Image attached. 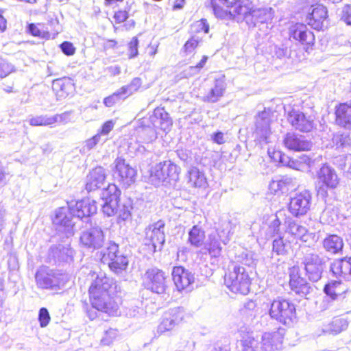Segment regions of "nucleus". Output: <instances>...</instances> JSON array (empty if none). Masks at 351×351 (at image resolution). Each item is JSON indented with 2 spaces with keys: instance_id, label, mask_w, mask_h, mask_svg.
Here are the masks:
<instances>
[{
  "instance_id": "nucleus-49",
  "label": "nucleus",
  "mask_w": 351,
  "mask_h": 351,
  "mask_svg": "<svg viewBox=\"0 0 351 351\" xmlns=\"http://www.w3.org/2000/svg\"><path fill=\"white\" fill-rule=\"evenodd\" d=\"M332 143L337 147L351 146V133L349 132H338L333 136Z\"/></svg>"
},
{
  "instance_id": "nucleus-58",
  "label": "nucleus",
  "mask_w": 351,
  "mask_h": 351,
  "mask_svg": "<svg viewBox=\"0 0 351 351\" xmlns=\"http://www.w3.org/2000/svg\"><path fill=\"white\" fill-rule=\"evenodd\" d=\"M51 319L48 310L46 308H41L38 313V320L40 326L43 328L46 327Z\"/></svg>"
},
{
  "instance_id": "nucleus-37",
  "label": "nucleus",
  "mask_w": 351,
  "mask_h": 351,
  "mask_svg": "<svg viewBox=\"0 0 351 351\" xmlns=\"http://www.w3.org/2000/svg\"><path fill=\"white\" fill-rule=\"evenodd\" d=\"M324 248L328 252L336 254L342 250L343 240L336 234H332L323 241Z\"/></svg>"
},
{
  "instance_id": "nucleus-20",
  "label": "nucleus",
  "mask_w": 351,
  "mask_h": 351,
  "mask_svg": "<svg viewBox=\"0 0 351 351\" xmlns=\"http://www.w3.org/2000/svg\"><path fill=\"white\" fill-rule=\"evenodd\" d=\"M172 278L179 291L192 290L193 284L195 282L194 274L183 267H174L172 271Z\"/></svg>"
},
{
  "instance_id": "nucleus-34",
  "label": "nucleus",
  "mask_w": 351,
  "mask_h": 351,
  "mask_svg": "<svg viewBox=\"0 0 351 351\" xmlns=\"http://www.w3.org/2000/svg\"><path fill=\"white\" fill-rule=\"evenodd\" d=\"M285 213L283 210H278L275 215L271 217V220L267 229L266 238L269 239L278 235H282L280 228L282 221L287 220Z\"/></svg>"
},
{
  "instance_id": "nucleus-44",
  "label": "nucleus",
  "mask_w": 351,
  "mask_h": 351,
  "mask_svg": "<svg viewBox=\"0 0 351 351\" xmlns=\"http://www.w3.org/2000/svg\"><path fill=\"white\" fill-rule=\"evenodd\" d=\"M119 249V245L114 241H109L107 243V246L101 251L102 256L101 261L104 263L108 262L112 258H115L116 255L120 253Z\"/></svg>"
},
{
  "instance_id": "nucleus-14",
  "label": "nucleus",
  "mask_w": 351,
  "mask_h": 351,
  "mask_svg": "<svg viewBox=\"0 0 351 351\" xmlns=\"http://www.w3.org/2000/svg\"><path fill=\"white\" fill-rule=\"evenodd\" d=\"M311 199V194L307 190L295 194L289 199V211L296 217L305 215L310 210Z\"/></svg>"
},
{
  "instance_id": "nucleus-41",
  "label": "nucleus",
  "mask_w": 351,
  "mask_h": 351,
  "mask_svg": "<svg viewBox=\"0 0 351 351\" xmlns=\"http://www.w3.org/2000/svg\"><path fill=\"white\" fill-rule=\"evenodd\" d=\"M110 269L115 274H121L125 271L128 265V259L123 253L120 252L116 255L115 258L110 259L107 262Z\"/></svg>"
},
{
  "instance_id": "nucleus-21",
  "label": "nucleus",
  "mask_w": 351,
  "mask_h": 351,
  "mask_svg": "<svg viewBox=\"0 0 351 351\" xmlns=\"http://www.w3.org/2000/svg\"><path fill=\"white\" fill-rule=\"evenodd\" d=\"M283 143L288 149L295 152L308 151L313 147V143L306 136L295 132H288Z\"/></svg>"
},
{
  "instance_id": "nucleus-6",
  "label": "nucleus",
  "mask_w": 351,
  "mask_h": 351,
  "mask_svg": "<svg viewBox=\"0 0 351 351\" xmlns=\"http://www.w3.org/2000/svg\"><path fill=\"white\" fill-rule=\"evenodd\" d=\"M35 280L39 289L59 290L64 286L67 280L66 275L59 271L42 267L36 272Z\"/></svg>"
},
{
  "instance_id": "nucleus-31",
  "label": "nucleus",
  "mask_w": 351,
  "mask_h": 351,
  "mask_svg": "<svg viewBox=\"0 0 351 351\" xmlns=\"http://www.w3.org/2000/svg\"><path fill=\"white\" fill-rule=\"evenodd\" d=\"M52 88L57 99L62 100L73 93L74 86L70 79L60 78L53 81Z\"/></svg>"
},
{
  "instance_id": "nucleus-22",
  "label": "nucleus",
  "mask_w": 351,
  "mask_h": 351,
  "mask_svg": "<svg viewBox=\"0 0 351 351\" xmlns=\"http://www.w3.org/2000/svg\"><path fill=\"white\" fill-rule=\"evenodd\" d=\"M328 10L321 4L313 6L312 10L306 16L308 24L316 30H322L328 25Z\"/></svg>"
},
{
  "instance_id": "nucleus-23",
  "label": "nucleus",
  "mask_w": 351,
  "mask_h": 351,
  "mask_svg": "<svg viewBox=\"0 0 351 351\" xmlns=\"http://www.w3.org/2000/svg\"><path fill=\"white\" fill-rule=\"evenodd\" d=\"M289 36L290 38L308 47L313 46L315 43L313 33L304 24L297 23L291 26L289 30Z\"/></svg>"
},
{
  "instance_id": "nucleus-3",
  "label": "nucleus",
  "mask_w": 351,
  "mask_h": 351,
  "mask_svg": "<svg viewBox=\"0 0 351 351\" xmlns=\"http://www.w3.org/2000/svg\"><path fill=\"white\" fill-rule=\"evenodd\" d=\"M224 284L233 293L247 295L250 291L251 280L243 267L231 263L224 276Z\"/></svg>"
},
{
  "instance_id": "nucleus-63",
  "label": "nucleus",
  "mask_w": 351,
  "mask_h": 351,
  "mask_svg": "<svg viewBox=\"0 0 351 351\" xmlns=\"http://www.w3.org/2000/svg\"><path fill=\"white\" fill-rule=\"evenodd\" d=\"M341 19L346 25L351 26V6L350 5L343 6Z\"/></svg>"
},
{
  "instance_id": "nucleus-42",
  "label": "nucleus",
  "mask_w": 351,
  "mask_h": 351,
  "mask_svg": "<svg viewBox=\"0 0 351 351\" xmlns=\"http://www.w3.org/2000/svg\"><path fill=\"white\" fill-rule=\"evenodd\" d=\"M132 209V204L130 199H125L121 201L119 198L117 212L115 215L117 216L119 219L122 221L127 220L131 216V210Z\"/></svg>"
},
{
  "instance_id": "nucleus-54",
  "label": "nucleus",
  "mask_w": 351,
  "mask_h": 351,
  "mask_svg": "<svg viewBox=\"0 0 351 351\" xmlns=\"http://www.w3.org/2000/svg\"><path fill=\"white\" fill-rule=\"evenodd\" d=\"M126 97L123 93L121 91V89H118L115 93L111 95L106 97L104 100V104L107 107H112L115 104L119 102L121 99H124Z\"/></svg>"
},
{
  "instance_id": "nucleus-19",
  "label": "nucleus",
  "mask_w": 351,
  "mask_h": 351,
  "mask_svg": "<svg viewBox=\"0 0 351 351\" xmlns=\"http://www.w3.org/2000/svg\"><path fill=\"white\" fill-rule=\"evenodd\" d=\"M114 176L123 185L130 186L135 182L136 170L121 158H117L114 162Z\"/></svg>"
},
{
  "instance_id": "nucleus-40",
  "label": "nucleus",
  "mask_w": 351,
  "mask_h": 351,
  "mask_svg": "<svg viewBox=\"0 0 351 351\" xmlns=\"http://www.w3.org/2000/svg\"><path fill=\"white\" fill-rule=\"evenodd\" d=\"M232 226L231 221L228 219H220L219 226L214 233L220 234L221 241L223 245H226L230 238L232 234Z\"/></svg>"
},
{
  "instance_id": "nucleus-39",
  "label": "nucleus",
  "mask_w": 351,
  "mask_h": 351,
  "mask_svg": "<svg viewBox=\"0 0 351 351\" xmlns=\"http://www.w3.org/2000/svg\"><path fill=\"white\" fill-rule=\"evenodd\" d=\"M291 247L290 241L285 239L282 235H278L273 240L272 252L277 255L285 256L287 254Z\"/></svg>"
},
{
  "instance_id": "nucleus-45",
  "label": "nucleus",
  "mask_w": 351,
  "mask_h": 351,
  "mask_svg": "<svg viewBox=\"0 0 351 351\" xmlns=\"http://www.w3.org/2000/svg\"><path fill=\"white\" fill-rule=\"evenodd\" d=\"M138 138L141 143H148L157 138L155 130L152 127H140L137 129Z\"/></svg>"
},
{
  "instance_id": "nucleus-25",
  "label": "nucleus",
  "mask_w": 351,
  "mask_h": 351,
  "mask_svg": "<svg viewBox=\"0 0 351 351\" xmlns=\"http://www.w3.org/2000/svg\"><path fill=\"white\" fill-rule=\"evenodd\" d=\"M289 277L291 289L296 294L304 297L313 291V287L307 282L306 279L299 275L298 271H296L295 268L293 269Z\"/></svg>"
},
{
  "instance_id": "nucleus-2",
  "label": "nucleus",
  "mask_w": 351,
  "mask_h": 351,
  "mask_svg": "<svg viewBox=\"0 0 351 351\" xmlns=\"http://www.w3.org/2000/svg\"><path fill=\"white\" fill-rule=\"evenodd\" d=\"M238 332L241 338L243 351H275L282 343V335L278 331L265 332L260 339H256L251 329L243 325Z\"/></svg>"
},
{
  "instance_id": "nucleus-46",
  "label": "nucleus",
  "mask_w": 351,
  "mask_h": 351,
  "mask_svg": "<svg viewBox=\"0 0 351 351\" xmlns=\"http://www.w3.org/2000/svg\"><path fill=\"white\" fill-rule=\"evenodd\" d=\"M348 326V322L342 318H336L323 329L324 333L337 334L346 330Z\"/></svg>"
},
{
  "instance_id": "nucleus-57",
  "label": "nucleus",
  "mask_w": 351,
  "mask_h": 351,
  "mask_svg": "<svg viewBox=\"0 0 351 351\" xmlns=\"http://www.w3.org/2000/svg\"><path fill=\"white\" fill-rule=\"evenodd\" d=\"M138 40L136 37H133L128 43V58H134L138 55Z\"/></svg>"
},
{
  "instance_id": "nucleus-51",
  "label": "nucleus",
  "mask_w": 351,
  "mask_h": 351,
  "mask_svg": "<svg viewBox=\"0 0 351 351\" xmlns=\"http://www.w3.org/2000/svg\"><path fill=\"white\" fill-rule=\"evenodd\" d=\"M57 117H49L47 115H40L32 117L29 125L32 126H48L56 123Z\"/></svg>"
},
{
  "instance_id": "nucleus-9",
  "label": "nucleus",
  "mask_w": 351,
  "mask_h": 351,
  "mask_svg": "<svg viewBox=\"0 0 351 351\" xmlns=\"http://www.w3.org/2000/svg\"><path fill=\"white\" fill-rule=\"evenodd\" d=\"M75 218L71 213L69 206L68 207H60L54 212L53 223L58 232L64 234L66 237H69L74 234L75 224L74 219Z\"/></svg>"
},
{
  "instance_id": "nucleus-15",
  "label": "nucleus",
  "mask_w": 351,
  "mask_h": 351,
  "mask_svg": "<svg viewBox=\"0 0 351 351\" xmlns=\"http://www.w3.org/2000/svg\"><path fill=\"white\" fill-rule=\"evenodd\" d=\"M185 312L183 307H176L165 312L162 320L157 328V332L160 335L170 331L178 325L184 318Z\"/></svg>"
},
{
  "instance_id": "nucleus-1",
  "label": "nucleus",
  "mask_w": 351,
  "mask_h": 351,
  "mask_svg": "<svg viewBox=\"0 0 351 351\" xmlns=\"http://www.w3.org/2000/svg\"><path fill=\"white\" fill-rule=\"evenodd\" d=\"M117 288L112 278L102 274L97 276L88 290L93 308L111 316L120 315L119 300L114 297Z\"/></svg>"
},
{
  "instance_id": "nucleus-61",
  "label": "nucleus",
  "mask_w": 351,
  "mask_h": 351,
  "mask_svg": "<svg viewBox=\"0 0 351 351\" xmlns=\"http://www.w3.org/2000/svg\"><path fill=\"white\" fill-rule=\"evenodd\" d=\"M14 71V66L7 62L0 63V77L4 78Z\"/></svg>"
},
{
  "instance_id": "nucleus-27",
  "label": "nucleus",
  "mask_w": 351,
  "mask_h": 351,
  "mask_svg": "<svg viewBox=\"0 0 351 351\" xmlns=\"http://www.w3.org/2000/svg\"><path fill=\"white\" fill-rule=\"evenodd\" d=\"M330 270L332 275L337 278L351 280V257L335 260L330 264Z\"/></svg>"
},
{
  "instance_id": "nucleus-33",
  "label": "nucleus",
  "mask_w": 351,
  "mask_h": 351,
  "mask_svg": "<svg viewBox=\"0 0 351 351\" xmlns=\"http://www.w3.org/2000/svg\"><path fill=\"white\" fill-rule=\"evenodd\" d=\"M285 223L286 225L287 233L302 241L306 242L307 241L306 234L308 232V230L305 226L300 224L294 219L289 217L285 221Z\"/></svg>"
},
{
  "instance_id": "nucleus-17",
  "label": "nucleus",
  "mask_w": 351,
  "mask_h": 351,
  "mask_svg": "<svg viewBox=\"0 0 351 351\" xmlns=\"http://www.w3.org/2000/svg\"><path fill=\"white\" fill-rule=\"evenodd\" d=\"M120 195V190L114 184H108L107 189H105L103 191L102 199L104 204L101 210L105 215L108 217L115 215L117 212L118 200Z\"/></svg>"
},
{
  "instance_id": "nucleus-16",
  "label": "nucleus",
  "mask_w": 351,
  "mask_h": 351,
  "mask_svg": "<svg viewBox=\"0 0 351 351\" xmlns=\"http://www.w3.org/2000/svg\"><path fill=\"white\" fill-rule=\"evenodd\" d=\"M287 120L295 130L302 132H309L315 127L314 118L299 110L291 109L287 112Z\"/></svg>"
},
{
  "instance_id": "nucleus-10",
  "label": "nucleus",
  "mask_w": 351,
  "mask_h": 351,
  "mask_svg": "<svg viewBox=\"0 0 351 351\" xmlns=\"http://www.w3.org/2000/svg\"><path fill=\"white\" fill-rule=\"evenodd\" d=\"M339 183L335 170L324 165L317 172V192L322 197L327 196L328 189H335Z\"/></svg>"
},
{
  "instance_id": "nucleus-13",
  "label": "nucleus",
  "mask_w": 351,
  "mask_h": 351,
  "mask_svg": "<svg viewBox=\"0 0 351 351\" xmlns=\"http://www.w3.org/2000/svg\"><path fill=\"white\" fill-rule=\"evenodd\" d=\"M165 223L162 220L149 225L145 230V242L151 245L156 251L157 247L160 250L165 241Z\"/></svg>"
},
{
  "instance_id": "nucleus-5",
  "label": "nucleus",
  "mask_w": 351,
  "mask_h": 351,
  "mask_svg": "<svg viewBox=\"0 0 351 351\" xmlns=\"http://www.w3.org/2000/svg\"><path fill=\"white\" fill-rule=\"evenodd\" d=\"M180 167L171 161L156 164L151 170L149 180L156 186L175 185L179 180Z\"/></svg>"
},
{
  "instance_id": "nucleus-32",
  "label": "nucleus",
  "mask_w": 351,
  "mask_h": 351,
  "mask_svg": "<svg viewBox=\"0 0 351 351\" xmlns=\"http://www.w3.org/2000/svg\"><path fill=\"white\" fill-rule=\"evenodd\" d=\"M187 184L191 187L205 188L207 186V180L204 171L196 167H191L186 175Z\"/></svg>"
},
{
  "instance_id": "nucleus-52",
  "label": "nucleus",
  "mask_w": 351,
  "mask_h": 351,
  "mask_svg": "<svg viewBox=\"0 0 351 351\" xmlns=\"http://www.w3.org/2000/svg\"><path fill=\"white\" fill-rule=\"evenodd\" d=\"M241 313L247 321H252L257 315L256 302L252 300L246 302Z\"/></svg>"
},
{
  "instance_id": "nucleus-50",
  "label": "nucleus",
  "mask_w": 351,
  "mask_h": 351,
  "mask_svg": "<svg viewBox=\"0 0 351 351\" xmlns=\"http://www.w3.org/2000/svg\"><path fill=\"white\" fill-rule=\"evenodd\" d=\"M315 159L310 156L302 154L298 158L294 160L295 167L294 169L299 171H305L309 169L315 162Z\"/></svg>"
},
{
  "instance_id": "nucleus-8",
  "label": "nucleus",
  "mask_w": 351,
  "mask_h": 351,
  "mask_svg": "<svg viewBox=\"0 0 351 351\" xmlns=\"http://www.w3.org/2000/svg\"><path fill=\"white\" fill-rule=\"evenodd\" d=\"M271 112L265 108L255 117L253 135L254 141L261 146L272 142V133L270 128Z\"/></svg>"
},
{
  "instance_id": "nucleus-26",
  "label": "nucleus",
  "mask_w": 351,
  "mask_h": 351,
  "mask_svg": "<svg viewBox=\"0 0 351 351\" xmlns=\"http://www.w3.org/2000/svg\"><path fill=\"white\" fill-rule=\"evenodd\" d=\"M220 234L218 233H211L208 235L207 241L204 243V250H200L197 252V255L207 256V254L211 258H218L221 256L222 247L221 243Z\"/></svg>"
},
{
  "instance_id": "nucleus-12",
  "label": "nucleus",
  "mask_w": 351,
  "mask_h": 351,
  "mask_svg": "<svg viewBox=\"0 0 351 351\" xmlns=\"http://www.w3.org/2000/svg\"><path fill=\"white\" fill-rule=\"evenodd\" d=\"M80 244L85 248L94 251L101 248L105 243V235L99 226H95L82 232Z\"/></svg>"
},
{
  "instance_id": "nucleus-24",
  "label": "nucleus",
  "mask_w": 351,
  "mask_h": 351,
  "mask_svg": "<svg viewBox=\"0 0 351 351\" xmlns=\"http://www.w3.org/2000/svg\"><path fill=\"white\" fill-rule=\"evenodd\" d=\"M106 178V170L101 167H95L86 176V190L91 192L101 188L105 189Z\"/></svg>"
},
{
  "instance_id": "nucleus-53",
  "label": "nucleus",
  "mask_w": 351,
  "mask_h": 351,
  "mask_svg": "<svg viewBox=\"0 0 351 351\" xmlns=\"http://www.w3.org/2000/svg\"><path fill=\"white\" fill-rule=\"evenodd\" d=\"M142 85V80L139 77H134L131 82L120 88L121 91L123 93L127 98L134 93L137 91Z\"/></svg>"
},
{
  "instance_id": "nucleus-30",
  "label": "nucleus",
  "mask_w": 351,
  "mask_h": 351,
  "mask_svg": "<svg viewBox=\"0 0 351 351\" xmlns=\"http://www.w3.org/2000/svg\"><path fill=\"white\" fill-rule=\"evenodd\" d=\"M226 84L223 77L216 79L213 86L204 96V101L210 103L217 102L224 95Z\"/></svg>"
},
{
  "instance_id": "nucleus-28",
  "label": "nucleus",
  "mask_w": 351,
  "mask_h": 351,
  "mask_svg": "<svg viewBox=\"0 0 351 351\" xmlns=\"http://www.w3.org/2000/svg\"><path fill=\"white\" fill-rule=\"evenodd\" d=\"M335 123L345 129L351 130V103H341L335 107Z\"/></svg>"
},
{
  "instance_id": "nucleus-38",
  "label": "nucleus",
  "mask_w": 351,
  "mask_h": 351,
  "mask_svg": "<svg viewBox=\"0 0 351 351\" xmlns=\"http://www.w3.org/2000/svg\"><path fill=\"white\" fill-rule=\"evenodd\" d=\"M205 240V232L199 226L195 225L189 232L188 242L191 245L199 247L202 246Z\"/></svg>"
},
{
  "instance_id": "nucleus-47",
  "label": "nucleus",
  "mask_w": 351,
  "mask_h": 351,
  "mask_svg": "<svg viewBox=\"0 0 351 351\" xmlns=\"http://www.w3.org/2000/svg\"><path fill=\"white\" fill-rule=\"evenodd\" d=\"M268 154L274 160H278L283 166L294 169L295 167V162H294L295 159L291 158L285 154H282L280 151H274L271 155L270 149H268Z\"/></svg>"
},
{
  "instance_id": "nucleus-43",
  "label": "nucleus",
  "mask_w": 351,
  "mask_h": 351,
  "mask_svg": "<svg viewBox=\"0 0 351 351\" xmlns=\"http://www.w3.org/2000/svg\"><path fill=\"white\" fill-rule=\"evenodd\" d=\"M250 3L248 2L244 3L243 1H239L233 8L232 11H229V14L238 15L239 19H242L245 21L248 25L250 21L247 20V16L251 15V11L253 10L249 5Z\"/></svg>"
},
{
  "instance_id": "nucleus-59",
  "label": "nucleus",
  "mask_w": 351,
  "mask_h": 351,
  "mask_svg": "<svg viewBox=\"0 0 351 351\" xmlns=\"http://www.w3.org/2000/svg\"><path fill=\"white\" fill-rule=\"evenodd\" d=\"M210 4L216 17L219 19H225L226 16H228L229 12L214 3L213 0H210Z\"/></svg>"
},
{
  "instance_id": "nucleus-18",
  "label": "nucleus",
  "mask_w": 351,
  "mask_h": 351,
  "mask_svg": "<svg viewBox=\"0 0 351 351\" xmlns=\"http://www.w3.org/2000/svg\"><path fill=\"white\" fill-rule=\"evenodd\" d=\"M71 213L77 219H87L97 213L96 202L89 198L68 202Z\"/></svg>"
},
{
  "instance_id": "nucleus-60",
  "label": "nucleus",
  "mask_w": 351,
  "mask_h": 351,
  "mask_svg": "<svg viewBox=\"0 0 351 351\" xmlns=\"http://www.w3.org/2000/svg\"><path fill=\"white\" fill-rule=\"evenodd\" d=\"M117 336V330L114 329H109L106 330L104 336L102 337L101 342L102 344L108 346L110 345Z\"/></svg>"
},
{
  "instance_id": "nucleus-48",
  "label": "nucleus",
  "mask_w": 351,
  "mask_h": 351,
  "mask_svg": "<svg viewBox=\"0 0 351 351\" xmlns=\"http://www.w3.org/2000/svg\"><path fill=\"white\" fill-rule=\"evenodd\" d=\"M155 117L157 118L158 122V127L163 131L169 130L172 125V121L169 116V114L163 109L155 110Z\"/></svg>"
},
{
  "instance_id": "nucleus-36",
  "label": "nucleus",
  "mask_w": 351,
  "mask_h": 351,
  "mask_svg": "<svg viewBox=\"0 0 351 351\" xmlns=\"http://www.w3.org/2000/svg\"><path fill=\"white\" fill-rule=\"evenodd\" d=\"M295 184L291 178L282 177L279 180H272L269 185V189L271 193H285L289 190L293 189Z\"/></svg>"
},
{
  "instance_id": "nucleus-64",
  "label": "nucleus",
  "mask_w": 351,
  "mask_h": 351,
  "mask_svg": "<svg viewBox=\"0 0 351 351\" xmlns=\"http://www.w3.org/2000/svg\"><path fill=\"white\" fill-rule=\"evenodd\" d=\"M60 48L62 51L66 56H70L75 53V48L73 45L70 42H63L60 45Z\"/></svg>"
},
{
  "instance_id": "nucleus-7",
  "label": "nucleus",
  "mask_w": 351,
  "mask_h": 351,
  "mask_svg": "<svg viewBox=\"0 0 351 351\" xmlns=\"http://www.w3.org/2000/svg\"><path fill=\"white\" fill-rule=\"evenodd\" d=\"M269 313L272 319L285 326L291 325L296 318L295 304L282 298H278L271 302Z\"/></svg>"
},
{
  "instance_id": "nucleus-35",
  "label": "nucleus",
  "mask_w": 351,
  "mask_h": 351,
  "mask_svg": "<svg viewBox=\"0 0 351 351\" xmlns=\"http://www.w3.org/2000/svg\"><path fill=\"white\" fill-rule=\"evenodd\" d=\"M50 255L60 262H69L72 260L73 250L70 245L59 244L50 248Z\"/></svg>"
},
{
  "instance_id": "nucleus-55",
  "label": "nucleus",
  "mask_w": 351,
  "mask_h": 351,
  "mask_svg": "<svg viewBox=\"0 0 351 351\" xmlns=\"http://www.w3.org/2000/svg\"><path fill=\"white\" fill-rule=\"evenodd\" d=\"M100 141V134H95L92 138H88L84 142V145L80 149V152L84 154L87 153L93 149Z\"/></svg>"
},
{
  "instance_id": "nucleus-11",
  "label": "nucleus",
  "mask_w": 351,
  "mask_h": 351,
  "mask_svg": "<svg viewBox=\"0 0 351 351\" xmlns=\"http://www.w3.org/2000/svg\"><path fill=\"white\" fill-rule=\"evenodd\" d=\"M167 276L162 270L156 267L148 269L144 276L145 286L154 293L162 294L167 287Z\"/></svg>"
},
{
  "instance_id": "nucleus-29",
  "label": "nucleus",
  "mask_w": 351,
  "mask_h": 351,
  "mask_svg": "<svg viewBox=\"0 0 351 351\" xmlns=\"http://www.w3.org/2000/svg\"><path fill=\"white\" fill-rule=\"evenodd\" d=\"M274 16V11L271 8H263L253 9L251 11V15L247 16L250 23V26H257L258 24L267 23Z\"/></svg>"
},
{
  "instance_id": "nucleus-62",
  "label": "nucleus",
  "mask_w": 351,
  "mask_h": 351,
  "mask_svg": "<svg viewBox=\"0 0 351 351\" xmlns=\"http://www.w3.org/2000/svg\"><path fill=\"white\" fill-rule=\"evenodd\" d=\"M335 289H336V300H341L344 298L343 294L346 293V289L341 281L335 280Z\"/></svg>"
},
{
  "instance_id": "nucleus-4",
  "label": "nucleus",
  "mask_w": 351,
  "mask_h": 351,
  "mask_svg": "<svg viewBox=\"0 0 351 351\" xmlns=\"http://www.w3.org/2000/svg\"><path fill=\"white\" fill-rule=\"evenodd\" d=\"M302 254L301 264L304 266L306 276L313 282L319 281L327 267L329 258L308 247L302 248Z\"/></svg>"
},
{
  "instance_id": "nucleus-56",
  "label": "nucleus",
  "mask_w": 351,
  "mask_h": 351,
  "mask_svg": "<svg viewBox=\"0 0 351 351\" xmlns=\"http://www.w3.org/2000/svg\"><path fill=\"white\" fill-rule=\"evenodd\" d=\"M335 280L328 282L324 287V292L326 295V298L324 300V302L328 301V298L331 300H336V289L335 287Z\"/></svg>"
}]
</instances>
